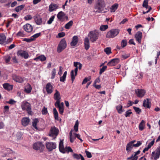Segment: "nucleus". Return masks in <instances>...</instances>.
<instances>
[{"instance_id": "dca6fc26", "label": "nucleus", "mask_w": 160, "mask_h": 160, "mask_svg": "<svg viewBox=\"0 0 160 160\" xmlns=\"http://www.w3.org/2000/svg\"><path fill=\"white\" fill-rule=\"evenodd\" d=\"M23 29L27 32H30L32 30L33 28L30 24L28 23L23 26Z\"/></svg>"}, {"instance_id": "e2e57ef3", "label": "nucleus", "mask_w": 160, "mask_h": 160, "mask_svg": "<svg viewBox=\"0 0 160 160\" xmlns=\"http://www.w3.org/2000/svg\"><path fill=\"white\" fill-rule=\"evenodd\" d=\"M56 102L55 103V106L57 107L58 108L60 107L61 106V105L60 104V100H56Z\"/></svg>"}, {"instance_id": "4be33fe9", "label": "nucleus", "mask_w": 160, "mask_h": 160, "mask_svg": "<svg viewBox=\"0 0 160 160\" xmlns=\"http://www.w3.org/2000/svg\"><path fill=\"white\" fill-rule=\"evenodd\" d=\"M30 122V119L28 118H24L22 120V124L24 126L28 125Z\"/></svg>"}, {"instance_id": "3c124183", "label": "nucleus", "mask_w": 160, "mask_h": 160, "mask_svg": "<svg viewBox=\"0 0 160 160\" xmlns=\"http://www.w3.org/2000/svg\"><path fill=\"white\" fill-rule=\"evenodd\" d=\"M54 18L55 16L54 15L52 16L49 18V20L48 21L47 23L48 24H51L52 22L53 21Z\"/></svg>"}, {"instance_id": "412c9836", "label": "nucleus", "mask_w": 160, "mask_h": 160, "mask_svg": "<svg viewBox=\"0 0 160 160\" xmlns=\"http://www.w3.org/2000/svg\"><path fill=\"white\" fill-rule=\"evenodd\" d=\"M140 151L139 150L137 152H135L134 155H132L131 157L128 158V159H132V160H137L138 158V157L137 156V155L140 154Z\"/></svg>"}, {"instance_id": "7c9ffc66", "label": "nucleus", "mask_w": 160, "mask_h": 160, "mask_svg": "<svg viewBox=\"0 0 160 160\" xmlns=\"http://www.w3.org/2000/svg\"><path fill=\"white\" fill-rule=\"evenodd\" d=\"M145 122L144 120H142L139 125V128L140 131L143 130L145 126Z\"/></svg>"}, {"instance_id": "7ed1b4c3", "label": "nucleus", "mask_w": 160, "mask_h": 160, "mask_svg": "<svg viewBox=\"0 0 160 160\" xmlns=\"http://www.w3.org/2000/svg\"><path fill=\"white\" fill-rule=\"evenodd\" d=\"M67 47L66 41L65 39H62L60 42L57 47V51L60 53L65 49Z\"/></svg>"}, {"instance_id": "58836bf2", "label": "nucleus", "mask_w": 160, "mask_h": 160, "mask_svg": "<svg viewBox=\"0 0 160 160\" xmlns=\"http://www.w3.org/2000/svg\"><path fill=\"white\" fill-rule=\"evenodd\" d=\"M133 146V144H132L130 142L128 143L126 146V150L127 151H129L132 149Z\"/></svg>"}, {"instance_id": "bb28decb", "label": "nucleus", "mask_w": 160, "mask_h": 160, "mask_svg": "<svg viewBox=\"0 0 160 160\" xmlns=\"http://www.w3.org/2000/svg\"><path fill=\"white\" fill-rule=\"evenodd\" d=\"M84 44L85 49L86 50L88 49L90 47V45L89 39L88 38H85Z\"/></svg>"}, {"instance_id": "e433bc0d", "label": "nucleus", "mask_w": 160, "mask_h": 160, "mask_svg": "<svg viewBox=\"0 0 160 160\" xmlns=\"http://www.w3.org/2000/svg\"><path fill=\"white\" fill-rule=\"evenodd\" d=\"M38 122V121L37 119H34L32 122V125L33 127L36 129H38V128L37 127V125Z\"/></svg>"}, {"instance_id": "680f3d73", "label": "nucleus", "mask_w": 160, "mask_h": 160, "mask_svg": "<svg viewBox=\"0 0 160 160\" xmlns=\"http://www.w3.org/2000/svg\"><path fill=\"white\" fill-rule=\"evenodd\" d=\"M23 41H26L28 42H31L32 41H33V39H32L31 37L30 38H24Z\"/></svg>"}, {"instance_id": "338daca9", "label": "nucleus", "mask_w": 160, "mask_h": 160, "mask_svg": "<svg viewBox=\"0 0 160 160\" xmlns=\"http://www.w3.org/2000/svg\"><path fill=\"white\" fill-rule=\"evenodd\" d=\"M85 152L88 158H90L92 157V155L90 152L88 151H86Z\"/></svg>"}, {"instance_id": "9d476101", "label": "nucleus", "mask_w": 160, "mask_h": 160, "mask_svg": "<svg viewBox=\"0 0 160 160\" xmlns=\"http://www.w3.org/2000/svg\"><path fill=\"white\" fill-rule=\"evenodd\" d=\"M17 55L23 57L25 59H27L29 57L28 53L25 51L19 50L17 52Z\"/></svg>"}, {"instance_id": "5fc2aeb1", "label": "nucleus", "mask_w": 160, "mask_h": 160, "mask_svg": "<svg viewBox=\"0 0 160 160\" xmlns=\"http://www.w3.org/2000/svg\"><path fill=\"white\" fill-rule=\"evenodd\" d=\"M107 67L106 66L103 67L102 68L100 69L99 71L100 74H101L106 69Z\"/></svg>"}, {"instance_id": "ea45409f", "label": "nucleus", "mask_w": 160, "mask_h": 160, "mask_svg": "<svg viewBox=\"0 0 160 160\" xmlns=\"http://www.w3.org/2000/svg\"><path fill=\"white\" fill-rule=\"evenodd\" d=\"M108 28V25H102L100 27L99 29L101 31H104L107 29Z\"/></svg>"}, {"instance_id": "9b49d317", "label": "nucleus", "mask_w": 160, "mask_h": 160, "mask_svg": "<svg viewBox=\"0 0 160 160\" xmlns=\"http://www.w3.org/2000/svg\"><path fill=\"white\" fill-rule=\"evenodd\" d=\"M46 90L48 94H50L53 92V86L50 82H48L46 85Z\"/></svg>"}, {"instance_id": "c85d7f7f", "label": "nucleus", "mask_w": 160, "mask_h": 160, "mask_svg": "<svg viewBox=\"0 0 160 160\" xmlns=\"http://www.w3.org/2000/svg\"><path fill=\"white\" fill-rule=\"evenodd\" d=\"M32 89L31 85L29 84H27L25 87L24 91L27 93H30Z\"/></svg>"}, {"instance_id": "5701e85b", "label": "nucleus", "mask_w": 160, "mask_h": 160, "mask_svg": "<svg viewBox=\"0 0 160 160\" xmlns=\"http://www.w3.org/2000/svg\"><path fill=\"white\" fill-rule=\"evenodd\" d=\"M78 41V38L76 36H74L73 37L72 41L71 43V45L72 46H75L77 43Z\"/></svg>"}, {"instance_id": "a211bd4d", "label": "nucleus", "mask_w": 160, "mask_h": 160, "mask_svg": "<svg viewBox=\"0 0 160 160\" xmlns=\"http://www.w3.org/2000/svg\"><path fill=\"white\" fill-rule=\"evenodd\" d=\"M58 8V6L55 4H51L49 6V10L51 12L56 10Z\"/></svg>"}, {"instance_id": "49530a36", "label": "nucleus", "mask_w": 160, "mask_h": 160, "mask_svg": "<svg viewBox=\"0 0 160 160\" xmlns=\"http://www.w3.org/2000/svg\"><path fill=\"white\" fill-rule=\"evenodd\" d=\"M73 156L74 158L77 159H80L82 155L81 154H77L76 153H74L73 155Z\"/></svg>"}, {"instance_id": "a18cd8bd", "label": "nucleus", "mask_w": 160, "mask_h": 160, "mask_svg": "<svg viewBox=\"0 0 160 160\" xmlns=\"http://www.w3.org/2000/svg\"><path fill=\"white\" fill-rule=\"evenodd\" d=\"M65 149V152L64 153H66V152H67L68 153L69 152H72L73 150L70 147H66L65 148H64Z\"/></svg>"}, {"instance_id": "f704fd0d", "label": "nucleus", "mask_w": 160, "mask_h": 160, "mask_svg": "<svg viewBox=\"0 0 160 160\" xmlns=\"http://www.w3.org/2000/svg\"><path fill=\"white\" fill-rule=\"evenodd\" d=\"M73 23V21H70L69 22L66 24L65 26V28L67 29H69L70 27L72 25Z\"/></svg>"}, {"instance_id": "13d9d810", "label": "nucleus", "mask_w": 160, "mask_h": 160, "mask_svg": "<svg viewBox=\"0 0 160 160\" xmlns=\"http://www.w3.org/2000/svg\"><path fill=\"white\" fill-rule=\"evenodd\" d=\"M32 18V17L31 15H28L24 17V19L26 20H31Z\"/></svg>"}, {"instance_id": "f8f14e48", "label": "nucleus", "mask_w": 160, "mask_h": 160, "mask_svg": "<svg viewBox=\"0 0 160 160\" xmlns=\"http://www.w3.org/2000/svg\"><path fill=\"white\" fill-rule=\"evenodd\" d=\"M78 70V67H76L74 69V70H72L71 71L70 75L71 77V79L72 82V83L73 82L75 78V76L77 74Z\"/></svg>"}, {"instance_id": "8fccbe9b", "label": "nucleus", "mask_w": 160, "mask_h": 160, "mask_svg": "<svg viewBox=\"0 0 160 160\" xmlns=\"http://www.w3.org/2000/svg\"><path fill=\"white\" fill-rule=\"evenodd\" d=\"M127 42L126 40H122L121 42V45L122 48H124L127 45Z\"/></svg>"}, {"instance_id": "20e7f679", "label": "nucleus", "mask_w": 160, "mask_h": 160, "mask_svg": "<svg viewBox=\"0 0 160 160\" xmlns=\"http://www.w3.org/2000/svg\"><path fill=\"white\" fill-rule=\"evenodd\" d=\"M88 36L90 38V41L93 42L98 39V33L96 31H92L89 33Z\"/></svg>"}, {"instance_id": "774afa93", "label": "nucleus", "mask_w": 160, "mask_h": 160, "mask_svg": "<svg viewBox=\"0 0 160 160\" xmlns=\"http://www.w3.org/2000/svg\"><path fill=\"white\" fill-rule=\"evenodd\" d=\"M154 139L150 143H149L148 147L150 148L154 144Z\"/></svg>"}, {"instance_id": "79ce46f5", "label": "nucleus", "mask_w": 160, "mask_h": 160, "mask_svg": "<svg viewBox=\"0 0 160 160\" xmlns=\"http://www.w3.org/2000/svg\"><path fill=\"white\" fill-rule=\"evenodd\" d=\"M70 141L71 142H72L75 139V137L72 136V131H71L69 132Z\"/></svg>"}, {"instance_id": "603ef678", "label": "nucleus", "mask_w": 160, "mask_h": 160, "mask_svg": "<svg viewBox=\"0 0 160 160\" xmlns=\"http://www.w3.org/2000/svg\"><path fill=\"white\" fill-rule=\"evenodd\" d=\"M41 35V33H38L35 34L34 35L31 37L32 39H33V40H35L36 38L38 37Z\"/></svg>"}, {"instance_id": "864d4df0", "label": "nucleus", "mask_w": 160, "mask_h": 160, "mask_svg": "<svg viewBox=\"0 0 160 160\" xmlns=\"http://www.w3.org/2000/svg\"><path fill=\"white\" fill-rule=\"evenodd\" d=\"M56 73V70L55 68H53L52 72L51 78L53 79L55 78Z\"/></svg>"}, {"instance_id": "4d7b16f0", "label": "nucleus", "mask_w": 160, "mask_h": 160, "mask_svg": "<svg viewBox=\"0 0 160 160\" xmlns=\"http://www.w3.org/2000/svg\"><path fill=\"white\" fill-rule=\"evenodd\" d=\"M134 109L135 110V112L138 114H139L141 112V109L139 108L136 107H133Z\"/></svg>"}, {"instance_id": "39448f33", "label": "nucleus", "mask_w": 160, "mask_h": 160, "mask_svg": "<svg viewBox=\"0 0 160 160\" xmlns=\"http://www.w3.org/2000/svg\"><path fill=\"white\" fill-rule=\"evenodd\" d=\"M58 130L56 127H51L49 135L50 136L52 137L54 139L58 134Z\"/></svg>"}, {"instance_id": "0e129e2a", "label": "nucleus", "mask_w": 160, "mask_h": 160, "mask_svg": "<svg viewBox=\"0 0 160 160\" xmlns=\"http://www.w3.org/2000/svg\"><path fill=\"white\" fill-rule=\"evenodd\" d=\"M142 144V142L140 141H137V143L135 144H133V146L134 147H138Z\"/></svg>"}, {"instance_id": "4c0bfd02", "label": "nucleus", "mask_w": 160, "mask_h": 160, "mask_svg": "<svg viewBox=\"0 0 160 160\" xmlns=\"http://www.w3.org/2000/svg\"><path fill=\"white\" fill-rule=\"evenodd\" d=\"M116 108L118 112L119 113H121L123 112L122 110V106L121 105H119L116 107Z\"/></svg>"}, {"instance_id": "6e6d98bb", "label": "nucleus", "mask_w": 160, "mask_h": 160, "mask_svg": "<svg viewBox=\"0 0 160 160\" xmlns=\"http://www.w3.org/2000/svg\"><path fill=\"white\" fill-rule=\"evenodd\" d=\"M9 111V108L8 106H5L4 107V112L7 113Z\"/></svg>"}, {"instance_id": "ddd939ff", "label": "nucleus", "mask_w": 160, "mask_h": 160, "mask_svg": "<svg viewBox=\"0 0 160 160\" xmlns=\"http://www.w3.org/2000/svg\"><path fill=\"white\" fill-rule=\"evenodd\" d=\"M135 37L137 41L139 43H140L141 42V39L142 37V32L140 31L137 32L135 35Z\"/></svg>"}, {"instance_id": "a878e982", "label": "nucleus", "mask_w": 160, "mask_h": 160, "mask_svg": "<svg viewBox=\"0 0 160 160\" xmlns=\"http://www.w3.org/2000/svg\"><path fill=\"white\" fill-rule=\"evenodd\" d=\"M46 57L44 55H41L34 58V60L36 61L39 60L42 62L46 60Z\"/></svg>"}, {"instance_id": "69168bd1", "label": "nucleus", "mask_w": 160, "mask_h": 160, "mask_svg": "<svg viewBox=\"0 0 160 160\" xmlns=\"http://www.w3.org/2000/svg\"><path fill=\"white\" fill-rule=\"evenodd\" d=\"M42 112L43 114H47L48 112L47 108L44 107L42 109Z\"/></svg>"}, {"instance_id": "423d86ee", "label": "nucleus", "mask_w": 160, "mask_h": 160, "mask_svg": "<svg viewBox=\"0 0 160 160\" xmlns=\"http://www.w3.org/2000/svg\"><path fill=\"white\" fill-rule=\"evenodd\" d=\"M105 7V4L104 0H98L97 3L95 6V8L98 10H101Z\"/></svg>"}, {"instance_id": "cd10ccee", "label": "nucleus", "mask_w": 160, "mask_h": 160, "mask_svg": "<svg viewBox=\"0 0 160 160\" xmlns=\"http://www.w3.org/2000/svg\"><path fill=\"white\" fill-rule=\"evenodd\" d=\"M54 98L56 100H60L61 99L60 93L57 90H55V93L54 95Z\"/></svg>"}, {"instance_id": "f3484780", "label": "nucleus", "mask_w": 160, "mask_h": 160, "mask_svg": "<svg viewBox=\"0 0 160 160\" xmlns=\"http://www.w3.org/2000/svg\"><path fill=\"white\" fill-rule=\"evenodd\" d=\"M6 36L4 33L0 34V44H6Z\"/></svg>"}, {"instance_id": "6e6552de", "label": "nucleus", "mask_w": 160, "mask_h": 160, "mask_svg": "<svg viewBox=\"0 0 160 160\" xmlns=\"http://www.w3.org/2000/svg\"><path fill=\"white\" fill-rule=\"evenodd\" d=\"M47 148L49 151H51L56 148V144L55 142H47L46 143Z\"/></svg>"}, {"instance_id": "1a4fd4ad", "label": "nucleus", "mask_w": 160, "mask_h": 160, "mask_svg": "<svg viewBox=\"0 0 160 160\" xmlns=\"http://www.w3.org/2000/svg\"><path fill=\"white\" fill-rule=\"evenodd\" d=\"M33 148L36 150H38L41 149L43 150L44 148V146L42 142H37L33 144Z\"/></svg>"}, {"instance_id": "6ab92c4d", "label": "nucleus", "mask_w": 160, "mask_h": 160, "mask_svg": "<svg viewBox=\"0 0 160 160\" xmlns=\"http://www.w3.org/2000/svg\"><path fill=\"white\" fill-rule=\"evenodd\" d=\"M34 19L36 24L38 25H40L42 23V18L39 16H35L34 17Z\"/></svg>"}, {"instance_id": "b1692460", "label": "nucleus", "mask_w": 160, "mask_h": 160, "mask_svg": "<svg viewBox=\"0 0 160 160\" xmlns=\"http://www.w3.org/2000/svg\"><path fill=\"white\" fill-rule=\"evenodd\" d=\"M65 16L64 13L62 11H60L57 15V17L60 21H62Z\"/></svg>"}, {"instance_id": "de8ad7c7", "label": "nucleus", "mask_w": 160, "mask_h": 160, "mask_svg": "<svg viewBox=\"0 0 160 160\" xmlns=\"http://www.w3.org/2000/svg\"><path fill=\"white\" fill-rule=\"evenodd\" d=\"M130 56V54H129L125 53L122 55L121 56V59L122 60L126 59Z\"/></svg>"}, {"instance_id": "37998d69", "label": "nucleus", "mask_w": 160, "mask_h": 160, "mask_svg": "<svg viewBox=\"0 0 160 160\" xmlns=\"http://www.w3.org/2000/svg\"><path fill=\"white\" fill-rule=\"evenodd\" d=\"M25 7V5H22L20 6H19L15 8V10L17 12H18L20 11L23 8H24Z\"/></svg>"}, {"instance_id": "2f4dec72", "label": "nucleus", "mask_w": 160, "mask_h": 160, "mask_svg": "<svg viewBox=\"0 0 160 160\" xmlns=\"http://www.w3.org/2000/svg\"><path fill=\"white\" fill-rule=\"evenodd\" d=\"M118 4L117 3H115L112 5L110 8V10L111 12H114L118 9Z\"/></svg>"}, {"instance_id": "72a5a7b5", "label": "nucleus", "mask_w": 160, "mask_h": 160, "mask_svg": "<svg viewBox=\"0 0 160 160\" xmlns=\"http://www.w3.org/2000/svg\"><path fill=\"white\" fill-rule=\"evenodd\" d=\"M53 112L55 119L56 120H58V114L56 108H53Z\"/></svg>"}, {"instance_id": "c9c22d12", "label": "nucleus", "mask_w": 160, "mask_h": 160, "mask_svg": "<svg viewBox=\"0 0 160 160\" xmlns=\"http://www.w3.org/2000/svg\"><path fill=\"white\" fill-rule=\"evenodd\" d=\"M67 74V72L66 71H65L62 77H61L60 78V81L61 82H64L65 80L66 75Z\"/></svg>"}, {"instance_id": "473e14b6", "label": "nucleus", "mask_w": 160, "mask_h": 160, "mask_svg": "<svg viewBox=\"0 0 160 160\" xmlns=\"http://www.w3.org/2000/svg\"><path fill=\"white\" fill-rule=\"evenodd\" d=\"M150 104L149 100L148 99H147L146 100H144L143 102V106L144 107H146L148 108H150Z\"/></svg>"}, {"instance_id": "f03ea898", "label": "nucleus", "mask_w": 160, "mask_h": 160, "mask_svg": "<svg viewBox=\"0 0 160 160\" xmlns=\"http://www.w3.org/2000/svg\"><path fill=\"white\" fill-rule=\"evenodd\" d=\"M119 32V30L117 29H113L108 31L107 34L106 38H113L117 36Z\"/></svg>"}, {"instance_id": "aec40b11", "label": "nucleus", "mask_w": 160, "mask_h": 160, "mask_svg": "<svg viewBox=\"0 0 160 160\" xmlns=\"http://www.w3.org/2000/svg\"><path fill=\"white\" fill-rule=\"evenodd\" d=\"M160 154H159L158 152L155 151H153L152 153V156L151 158L152 159L153 158L154 160H157L160 157Z\"/></svg>"}, {"instance_id": "4468645a", "label": "nucleus", "mask_w": 160, "mask_h": 160, "mask_svg": "<svg viewBox=\"0 0 160 160\" xmlns=\"http://www.w3.org/2000/svg\"><path fill=\"white\" fill-rule=\"evenodd\" d=\"M120 62L119 59L116 58L112 59L108 63V66H114L116 64Z\"/></svg>"}, {"instance_id": "0eeeda50", "label": "nucleus", "mask_w": 160, "mask_h": 160, "mask_svg": "<svg viewBox=\"0 0 160 160\" xmlns=\"http://www.w3.org/2000/svg\"><path fill=\"white\" fill-rule=\"evenodd\" d=\"M135 93L137 97L142 98L145 95L146 91L142 89H137L135 90Z\"/></svg>"}, {"instance_id": "c03bdc74", "label": "nucleus", "mask_w": 160, "mask_h": 160, "mask_svg": "<svg viewBox=\"0 0 160 160\" xmlns=\"http://www.w3.org/2000/svg\"><path fill=\"white\" fill-rule=\"evenodd\" d=\"M148 0H144L142 4V6L147 9L148 8Z\"/></svg>"}, {"instance_id": "bf43d9fd", "label": "nucleus", "mask_w": 160, "mask_h": 160, "mask_svg": "<svg viewBox=\"0 0 160 160\" xmlns=\"http://www.w3.org/2000/svg\"><path fill=\"white\" fill-rule=\"evenodd\" d=\"M59 108V111L60 113L61 114H62L63 112L64 108L62 106H60L58 107Z\"/></svg>"}, {"instance_id": "c756f323", "label": "nucleus", "mask_w": 160, "mask_h": 160, "mask_svg": "<svg viewBox=\"0 0 160 160\" xmlns=\"http://www.w3.org/2000/svg\"><path fill=\"white\" fill-rule=\"evenodd\" d=\"M3 87L6 90L10 91L12 89V86L8 83H5L3 85Z\"/></svg>"}, {"instance_id": "09e8293b", "label": "nucleus", "mask_w": 160, "mask_h": 160, "mask_svg": "<svg viewBox=\"0 0 160 160\" xmlns=\"http://www.w3.org/2000/svg\"><path fill=\"white\" fill-rule=\"evenodd\" d=\"M78 124L79 123L78 121V120H77L75 122V124L74 127V129L75 132H77L78 131Z\"/></svg>"}, {"instance_id": "393cba45", "label": "nucleus", "mask_w": 160, "mask_h": 160, "mask_svg": "<svg viewBox=\"0 0 160 160\" xmlns=\"http://www.w3.org/2000/svg\"><path fill=\"white\" fill-rule=\"evenodd\" d=\"M59 148L60 151L61 152H62L63 153H64L65 152V151L63 146V140L60 141L59 144Z\"/></svg>"}, {"instance_id": "2eb2a0df", "label": "nucleus", "mask_w": 160, "mask_h": 160, "mask_svg": "<svg viewBox=\"0 0 160 160\" xmlns=\"http://www.w3.org/2000/svg\"><path fill=\"white\" fill-rule=\"evenodd\" d=\"M12 78L14 81L19 83H22L24 81L23 79L22 78L16 75H13Z\"/></svg>"}, {"instance_id": "a19ab883", "label": "nucleus", "mask_w": 160, "mask_h": 160, "mask_svg": "<svg viewBox=\"0 0 160 160\" xmlns=\"http://www.w3.org/2000/svg\"><path fill=\"white\" fill-rule=\"evenodd\" d=\"M104 52L108 54L109 55L111 53V49L110 47H107L105 48L104 50Z\"/></svg>"}, {"instance_id": "052dcab7", "label": "nucleus", "mask_w": 160, "mask_h": 160, "mask_svg": "<svg viewBox=\"0 0 160 160\" xmlns=\"http://www.w3.org/2000/svg\"><path fill=\"white\" fill-rule=\"evenodd\" d=\"M132 113V112H131V110H129L126 112L125 116L126 117H129L130 116V115Z\"/></svg>"}, {"instance_id": "f257e3e1", "label": "nucleus", "mask_w": 160, "mask_h": 160, "mask_svg": "<svg viewBox=\"0 0 160 160\" xmlns=\"http://www.w3.org/2000/svg\"><path fill=\"white\" fill-rule=\"evenodd\" d=\"M21 108L22 110H26L28 114H31V105L29 102L25 101L23 102L21 104Z\"/></svg>"}]
</instances>
